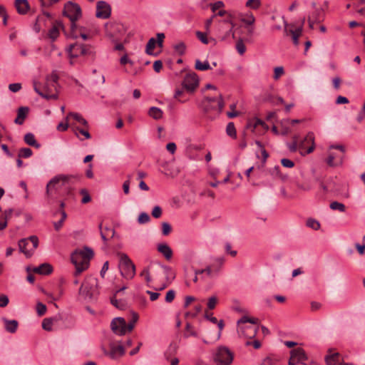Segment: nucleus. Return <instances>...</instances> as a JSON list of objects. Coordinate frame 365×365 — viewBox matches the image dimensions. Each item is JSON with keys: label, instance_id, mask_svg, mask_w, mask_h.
<instances>
[{"label": "nucleus", "instance_id": "46", "mask_svg": "<svg viewBox=\"0 0 365 365\" xmlns=\"http://www.w3.org/2000/svg\"><path fill=\"white\" fill-rule=\"evenodd\" d=\"M330 208L334 210H339L340 212H344L346 207L343 203L334 201L330 204Z\"/></svg>", "mask_w": 365, "mask_h": 365}, {"label": "nucleus", "instance_id": "59", "mask_svg": "<svg viewBox=\"0 0 365 365\" xmlns=\"http://www.w3.org/2000/svg\"><path fill=\"white\" fill-rule=\"evenodd\" d=\"M230 107L231 111L227 113V115L228 116V118H233L239 115V112L235 110V109L236 108V104L232 103L230 105Z\"/></svg>", "mask_w": 365, "mask_h": 365}, {"label": "nucleus", "instance_id": "6", "mask_svg": "<svg viewBox=\"0 0 365 365\" xmlns=\"http://www.w3.org/2000/svg\"><path fill=\"white\" fill-rule=\"evenodd\" d=\"M224 101L221 94L218 97H206L202 101V107L205 112L207 113L210 110H215L217 113H220L224 108Z\"/></svg>", "mask_w": 365, "mask_h": 365}, {"label": "nucleus", "instance_id": "41", "mask_svg": "<svg viewBox=\"0 0 365 365\" xmlns=\"http://www.w3.org/2000/svg\"><path fill=\"white\" fill-rule=\"evenodd\" d=\"M157 42L156 40L154 38H151L149 39L147 45H146V49L145 51L148 54H152L153 50L155 48V45Z\"/></svg>", "mask_w": 365, "mask_h": 365}, {"label": "nucleus", "instance_id": "48", "mask_svg": "<svg viewBox=\"0 0 365 365\" xmlns=\"http://www.w3.org/2000/svg\"><path fill=\"white\" fill-rule=\"evenodd\" d=\"M307 225L309 227L314 229V230H317L320 227L319 222L314 219H312V218L307 220Z\"/></svg>", "mask_w": 365, "mask_h": 365}, {"label": "nucleus", "instance_id": "31", "mask_svg": "<svg viewBox=\"0 0 365 365\" xmlns=\"http://www.w3.org/2000/svg\"><path fill=\"white\" fill-rule=\"evenodd\" d=\"M302 32V26L297 28L295 30H289V33L292 35L293 43L295 46L299 44V37L301 36Z\"/></svg>", "mask_w": 365, "mask_h": 365}, {"label": "nucleus", "instance_id": "18", "mask_svg": "<svg viewBox=\"0 0 365 365\" xmlns=\"http://www.w3.org/2000/svg\"><path fill=\"white\" fill-rule=\"evenodd\" d=\"M15 6L19 14H26L29 9V4L27 0H16Z\"/></svg>", "mask_w": 365, "mask_h": 365}, {"label": "nucleus", "instance_id": "52", "mask_svg": "<svg viewBox=\"0 0 365 365\" xmlns=\"http://www.w3.org/2000/svg\"><path fill=\"white\" fill-rule=\"evenodd\" d=\"M150 217L146 212H141L138 218V222L140 224H145L150 221Z\"/></svg>", "mask_w": 365, "mask_h": 365}, {"label": "nucleus", "instance_id": "17", "mask_svg": "<svg viewBox=\"0 0 365 365\" xmlns=\"http://www.w3.org/2000/svg\"><path fill=\"white\" fill-rule=\"evenodd\" d=\"M291 356L297 361V365L307 359L304 349L297 348L290 351Z\"/></svg>", "mask_w": 365, "mask_h": 365}, {"label": "nucleus", "instance_id": "13", "mask_svg": "<svg viewBox=\"0 0 365 365\" xmlns=\"http://www.w3.org/2000/svg\"><path fill=\"white\" fill-rule=\"evenodd\" d=\"M111 330L117 335H124L127 331L126 322L123 317H116L110 323Z\"/></svg>", "mask_w": 365, "mask_h": 365}, {"label": "nucleus", "instance_id": "28", "mask_svg": "<svg viewBox=\"0 0 365 365\" xmlns=\"http://www.w3.org/2000/svg\"><path fill=\"white\" fill-rule=\"evenodd\" d=\"M148 114L155 120H159L163 117V110L153 106L150 108Z\"/></svg>", "mask_w": 365, "mask_h": 365}, {"label": "nucleus", "instance_id": "19", "mask_svg": "<svg viewBox=\"0 0 365 365\" xmlns=\"http://www.w3.org/2000/svg\"><path fill=\"white\" fill-rule=\"evenodd\" d=\"M4 322L5 329L9 333H15L17 330L19 322L15 319H7L6 318L2 319Z\"/></svg>", "mask_w": 365, "mask_h": 365}, {"label": "nucleus", "instance_id": "40", "mask_svg": "<svg viewBox=\"0 0 365 365\" xmlns=\"http://www.w3.org/2000/svg\"><path fill=\"white\" fill-rule=\"evenodd\" d=\"M289 123V119H283L280 121V125L282 127L281 134L282 135H287L290 133V129L287 126Z\"/></svg>", "mask_w": 365, "mask_h": 365}, {"label": "nucleus", "instance_id": "44", "mask_svg": "<svg viewBox=\"0 0 365 365\" xmlns=\"http://www.w3.org/2000/svg\"><path fill=\"white\" fill-rule=\"evenodd\" d=\"M32 154H33V152L30 148H23L19 150L18 156H19V158H27L31 157L32 155Z\"/></svg>", "mask_w": 365, "mask_h": 365}, {"label": "nucleus", "instance_id": "30", "mask_svg": "<svg viewBox=\"0 0 365 365\" xmlns=\"http://www.w3.org/2000/svg\"><path fill=\"white\" fill-rule=\"evenodd\" d=\"M58 75L56 71H53L50 75L46 76V81L52 83L53 89L56 90V86L58 81Z\"/></svg>", "mask_w": 365, "mask_h": 365}, {"label": "nucleus", "instance_id": "3", "mask_svg": "<svg viewBox=\"0 0 365 365\" xmlns=\"http://www.w3.org/2000/svg\"><path fill=\"white\" fill-rule=\"evenodd\" d=\"M98 280L93 276L88 277L79 288L78 294L86 299H95L98 294Z\"/></svg>", "mask_w": 365, "mask_h": 365}, {"label": "nucleus", "instance_id": "14", "mask_svg": "<svg viewBox=\"0 0 365 365\" xmlns=\"http://www.w3.org/2000/svg\"><path fill=\"white\" fill-rule=\"evenodd\" d=\"M111 14L110 6L104 1H99L96 4V16L99 19H106Z\"/></svg>", "mask_w": 365, "mask_h": 365}, {"label": "nucleus", "instance_id": "16", "mask_svg": "<svg viewBox=\"0 0 365 365\" xmlns=\"http://www.w3.org/2000/svg\"><path fill=\"white\" fill-rule=\"evenodd\" d=\"M160 266L163 269V274H165V279L167 282V284H164L163 287L161 288V289H163L165 287H166L168 284H170L173 282V280L175 278V274L172 270L171 267L163 264H160Z\"/></svg>", "mask_w": 365, "mask_h": 365}, {"label": "nucleus", "instance_id": "39", "mask_svg": "<svg viewBox=\"0 0 365 365\" xmlns=\"http://www.w3.org/2000/svg\"><path fill=\"white\" fill-rule=\"evenodd\" d=\"M222 264H223V259H219L217 260V263L210 265V267L212 268V272L214 273L215 277H217L219 274V273L220 272Z\"/></svg>", "mask_w": 365, "mask_h": 365}, {"label": "nucleus", "instance_id": "20", "mask_svg": "<svg viewBox=\"0 0 365 365\" xmlns=\"http://www.w3.org/2000/svg\"><path fill=\"white\" fill-rule=\"evenodd\" d=\"M29 113L28 107H20L18 110L17 117L14 120V123L18 125H22Z\"/></svg>", "mask_w": 365, "mask_h": 365}, {"label": "nucleus", "instance_id": "45", "mask_svg": "<svg viewBox=\"0 0 365 365\" xmlns=\"http://www.w3.org/2000/svg\"><path fill=\"white\" fill-rule=\"evenodd\" d=\"M226 133L229 136L236 138V129L233 123L230 122L227 125Z\"/></svg>", "mask_w": 365, "mask_h": 365}, {"label": "nucleus", "instance_id": "32", "mask_svg": "<svg viewBox=\"0 0 365 365\" xmlns=\"http://www.w3.org/2000/svg\"><path fill=\"white\" fill-rule=\"evenodd\" d=\"M235 26L234 23L232 22L224 31V33L219 36V38H220L221 41H225L230 35H232V38H235V33L233 31V28Z\"/></svg>", "mask_w": 365, "mask_h": 365}, {"label": "nucleus", "instance_id": "56", "mask_svg": "<svg viewBox=\"0 0 365 365\" xmlns=\"http://www.w3.org/2000/svg\"><path fill=\"white\" fill-rule=\"evenodd\" d=\"M242 21L247 25L252 26L254 24L255 21V18L252 14H250L247 15L246 17L242 19Z\"/></svg>", "mask_w": 365, "mask_h": 365}, {"label": "nucleus", "instance_id": "33", "mask_svg": "<svg viewBox=\"0 0 365 365\" xmlns=\"http://www.w3.org/2000/svg\"><path fill=\"white\" fill-rule=\"evenodd\" d=\"M71 48L80 49V55H89L91 53V48L86 45L75 43L71 45Z\"/></svg>", "mask_w": 365, "mask_h": 365}, {"label": "nucleus", "instance_id": "58", "mask_svg": "<svg viewBox=\"0 0 365 365\" xmlns=\"http://www.w3.org/2000/svg\"><path fill=\"white\" fill-rule=\"evenodd\" d=\"M217 303V299L216 297L212 296L208 299L207 302V308L209 309H213L215 308L216 304Z\"/></svg>", "mask_w": 365, "mask_h": 365}, {"label": "nucleus", "instance_id": "49", "mask_svg": "<svg viewBox=\"0 0 365 365\" xmlns=\"http://www.w3.org/2000/svg\"><path fill=\"white\" fill-rule=\"evenodd\" d=\"M46 306L41 302H38L36 304V312L38 316L41 317L46 312Z\"/></svg>", "mask_w": 365, "mask_h": 365}, {"label": "nucleus", "instance_id": "35", "mask_svg": "<svg viewBox=\"0 0 365 365\" xmlns=\"http://www.w3.org/2000/svg\"><path fill=\"white\" fill-rule=\"evenodd\" d=\"M56 318H45L42 322V328L46 331H51L52 330V325L54 322H56Z\"/></svg>", "mask_w": 365, "mask_h": 365}, {"label": "nucleus", "instance_id": "10", "mask_svg": "<svg viewBox=\"0 0 365 365\" xmlns=\"http://www.w3.org/2000/svg\"><path fill=\"white\" fill-rule=\"evenodd\" d=\"M52 83L46 81L42 89L41 83L37 81H34V91L42 98L47 100H56L58 95L56 93H51L52 91Z\"/></svg>", "mask_w": 365, "mask_h": 365}, {"label": "nucleus", "instance_id": "29", "mask_svg": "<svg viewBox=\"0 0 365 365\" xmlns=\"http://www.w3.org/2000/svg\"><path fill=\"white\" fill-rule=\"evenodd\" d=\"M232 23L231 19H225L220 21L217 26V35L218 36L224 33L227 30V27Z\"/></svg>", "mask_w": 365, "mask_h": 365}, {"label": "nucleus", "instance_id": "24", "mask_svg": "<svg viewBox=\"0 0 365 365\" xmlns=\"http://www.w3.org/2000/svg\"><path fill=\"white\" fill-rule=\"evenodd\" d=\"M341 357L339 353H334L327 355L325 361L327 365H339L340 364Z\"/></svg>", "mask_w": 365, "mask_h": 365}, {"label": "nucleus", "instance_id": "47", "mask_svg": "<svg viewBox=\"0 0 365 365\" xmlns=\"http://www.w3.org/2000/svg\"><path fill=\"white\" fill-rule=\"evenodd\" d=\"M260 6L261 0H247L246 2V6L252 9H257Z\"/></svg>", "mask_w": 365, "mask_h": 365}, {"label": "nucleus", "instance_id": "61", "mask_svg": "<svg viewBox=\"0 0 365 365\" xmlns=\"http://www.w3.org/2000/svg\"><path fill=\"white\" fill-rule=\"evenodd\" d=\"M334 159H335L334 155L332 153H329L326 160L327 165L330 167H336L337 165V164L334 162Z\"/></svg>", "mask_w": 365, "mask_h": 365}, {"label": "nucleus", "instance_id": "11", "mask_svg": "<svg viewBox=\"0 0 365 365\" xmlns=\"http://www.w3.org/2000/svg\"><path fill=\"white\" fill-rule=\"evenodd\" d=\"M298 147L302 155L312 153L315 148L314 133L309 132L303 140H299Z\"/></svg>", "mask_w": 365, "mask_h": 365}, {"label": "nucleus", "instance_id": "4", "mask_svg": "<svg viewBox=\"0 0 365 365\" xmlns=\"http://www.w3.org/2000/svg\"><path fill=\"white\" fill-rule=\"evenodd\" d=\"M106 35L113 43L119 41L126 32L125 26L120 23H107Z\"/></svg>", "mask_w": 365, "mask_h": 365}, {"label": "nucleus", "instance_id": "42", "mask_svg": "<svg viewBox=\"0 0 365 365\" xmlns=\"http://www.w3.org/2000/svg\"><path fill=\"white\" fill-rule=\"evenodd\" d=\"M247 322L252 324H256L258 322V319L250 318L247 316H244L237 321V324L240 325V324H245V323H247Z\"/></svg>", "mask_w": 365, "mask_h": 365}, {"label": "nucleus", "instance_id": "27", "mask_svg": "<svg viewBox=\"0 0 365 365\" xmlns=\"http://www.w3.org/2000/svg\"><path fill=\"white\" fill-rule=\"evenodd\" d=\"M24 140L25 143L29 145L33 146L36 148H39L41 146L40 144L37 143V141L36 140L34 135L31 133H26L24 135Z\"/></svg>", "mask_w": 365, "mask_h": 365}, {"label": "nucleus", "instance_id": "23", "mask_svg": "<svg viewBox=\"0 0 365 365\" xmlns=\"http://www.w3.org/2000/svg\"><path fill=\"white\" fill-rule=\"evenodd\" d=\"M101 230V236L104 242H106L109 237L112 238L114 236L115 230L111 227H105L102 229L101 224L99 225Z\"/></svg>", "mask_w": 365, "mask_h": 365}, {"label": "nucleus", "instance_id": "43", "mask_svg": "<svg viewBox=\"0 0 365 365\" xmlns=\"http://www.w3.org/2000/svg\"><path fill=\"white\" fill-rule=\"evenodd\" d=\"M240 329L242 332H244L245 330H250L251 331L250 334H245V335L247 337L250 338V339L255 337L256 335V333H257V329L253 327H251V326L240 327Z\"/></svg>", "mask_w": 365, "mask_h": 365}, {"label": "nucleus", "instance_id": "26", "mask_svg": "<svg viewBox=\"0 0 365 365\" xmlns=\"http://www.w3.org/2000/svg\"><path fill=\"white\" fill-rule=\"evenodd\" d=\"M62 27L60 22H56L48 31V36L53 41L56 40L59 35V29Z\"/></svg>", "mask_w": 365, "mask_h": 365}, {"label": "nucleus", "instance_id": "51", "mask_svg": "<svg viewBox=\"0 0 365 365\" xmlns=\"http://www.w3.org/2000/svg\"><path fill=\"white\" fill-rule=\"evenodd\" d=\"M196 36L197 38L204 44H208L210 42V40L207 37V35L205 33L201 32V31H196Z\"/></svg>", "mask_w": 365, "mask_h": 365}, {"label": "nucleus", "instance_id": "57", "mask_svg": "<svg viewBox=\"0 0 365 365\" xmlns=\"http://www.w3.org/2000/svg\"><path fill=\"white\" fill-rule=\"evenodd\" d=\"M174 48L179 54L182 55L185 51V45L182 42H180L174 46Z\"/></svg>", "mask_w": 365, "mask_h": 365}, {"label": "nucleus", "instance_id": "8", "mask_svg": "<svg viewBox=\"0 0 365 365\" xmlns=\"http://www.w3.org/2000/svg\"><path fill=\"white\" fill-rule=\"evenodd\" d=\"M214 361L218 365H230L233 361V354L226 346H220L213 356Z\"/></svg>", "mask_w": 365, "mask_h": 365}, {"label": "nucleus", "instance_id": "34", "mask_svg": "<svg viewBox=\"0 0 365 365\" xmlns=\"http://www.w3.org/2000/svg\"><path fill=\"white\" fill-rule=\"evenodd\" d=\"M190 336L199 337L198 333L195 331L190 323H187L185 325V331L184 333V337L188 338Z\"/></svg>", "mask_w": 365, "mask_h": 365}, {"label": "nucleus", "instance_id": "50", "mask_svg": "<svg viewBox=\"0 0 365 365\" xmlns=\"http://www.w3.org/2000/svg\"><path fill=\"white\" fill-rule=\"evenodd\" d=\"M284 73V68L282 66L275 67L274 69V79L278 80Z\"/></svg>", "mask_w": 365, "mask_h": 365}, {"label": "nucleus", "instance_id": "64", "mask_svg": "<svg viewBox=\"0 0 365 365\" xmlns=\"http://www.w3.org/2000/svg\"><path fill=\"white\" fill-rule=\"evenodd\" d=\"M175 297V292L174 290L170 289L169 290L165 296V301L168 303H170L173 301Z\"/></svg>", "mask_w": 365, "mask_h": 365}, {"label": "nucleus", "instance_id": "37", "mask_svg": "<svg viewBox=\"0 0 365 365\" xmlns=\"http://www.w3.org/2000/svg\"><path fill=\"white\" fill-rule=\"evenodd\" d=\"M138 320V314L135 312L132 313V316H131L130 319L129 320V322L128 324L126 323V327H127L128 331H131L133 329L135 324L137 322Z\"/></svg>", "mask_w": 365, "mask_h": 365}, {"label": "nucleus", "instance_id": "9", "mask_svg": "<svg viewBox=\"0 0 365 365\" xmlns=\"http://www.w3.org/2000/svg\"><path fill=\"white\" fill-rule=\"evenodd\" d=\"M38 244V240L36 236H31L29 238L21 239L19 242L20 252H23L26 257L32 255L34 251L36 249Z\"/></svg>", "mask_w": 365, "mask_h": 365}, {"label": "nucleus", "instance_id": "53", "mask_svg": "<svg viewBox=\"0 0 365 365\" xmlns=\"http://www.w3.org/2000/svg\"><path fill=\"white\" fill-rule=\"evenodd\" d=\"M172 231L171 225L166 222L162 223V234L165 236L168 235Z\"/></svg>", "mask_w": 365, "mask_h": 365}, {"label": "nucleus", "instance_id": "38", "mask_svg": "<svg viewBox=\"0 0 365 365\" xmlns=\"http://www.w3.org/2000/svg\"><path fill=\"white\" fill-rule=\"evenodd\" d=\"M61 220H58V222H53V226H54V228L56 231H58L63 226V224L65 221V220L66 219L67 217V215L66 213V212L64 210H61Z\"/></svg>", "mask_w": 365, "mask_h": 365}, {"label": "nucleus", "instance_id": "7", "mask_svg": "<svg viewBox=\"0 0 365 365\" xmlns=\"http://www.w3.org/2000/svg\"><path fill=\"white\" fill-rule=\"evenodd\" d=\"M72 175H59L53 178L46 185V195L50 196L52 195L53 190H58L63 186L66 185L69 181L73 178Z\"/></svg>", "mask_w": 365, "mask_h": 365}, {"label": "nucleus", "instance_id": "5", "mask_svg": "<svg viewBox=\"0 0 365 365\" xmlns=\"http://www.w3.org/2000/svg\"><path fill=\"white\" fill-rule=\"evenodd\" d=\"M119 269L121 275L126 279H132L135 274V267L128 256L125 253H119Z\"/></svg>", "mask_w": 365, "mask_h": 365}, {"label": "nucleus", "instance_id": "62", "mask_svg": "<svg viewBox=\"0 0 365 365\" xmlns=\"http://www.w3.org/2000/svg\"><path fill=\"white\" fill-rule=\"evenodd\" d=\"M9 89L13 93H16L21 89V84L19 83H11L9 85Z\"/></svg>", "mask_w": 365, "mask_h": 365}, {"label": "nucleus", "instance_id": "12", "mask_svg": "<svg viewBox=\"0 0 365 365\" xmlns=\"http://www.w3.org/2000/svg\"><path fill=\"white\" fill-rule=\"evenodd\" d=\"M199 81L197 75L194 73H187L182 83L184 89L187 92L192 93L198 86Z\"/></svg>", "mask_w": 365, "mask_h": 365}, {"label": "nucleus", "instance_id": "25", "mask_svg": "<svg viewBox=\"0 0 365 365\" xmlns=\"http://www.w3.org/2000/svg\"><path fill=\"white\" fill-rule=\"evenodd\" d=\"M69 117H72L75 120H76L78 123L83 125L86 128L88 127V123L87 120L81 114L78 113L70 112L66 118V121L68 120Z\"/></svg>", "mask_w": 365, "mask_h": 365}, {"label": "nucleus", "instance_id": "1", "mask_svg": "<svg viewBox=\"0 0 365 365\" xmlns=\"http://www.w3.org/2000/svg\"><path fill=\"white\" fill-rule=\"evenodd\" d=\"M93 256V250L87 247H84L83 250H76L72 253L71 259L76 267V271L74 272L75 277L78 276L88 267L89 261Z\"/></svg>", "mask_w": 365, "mask_h": 365}, {"label": "nucleus", "instance_id": "55", "mask_svg": "<svg viewBox=\"0 0 365 365\" xmlns=\"http://www.w3.org/2000/svg\"><path fill=\"white\" fill-rule=\"evenodd\" d=\"M236 49L237 50L238 53L240 54V55H242L245 53V51H246V47L243 43V41L242 39H240L239 41H237V43H236Z\"/></svg>", "mask_w": 365, "mask_h": 365}, {"label": "nucleus", "instance_id": "15", "mask_svg": "<svg viewBox=\"0 0 365 365\" xmlns=\"http://www.w3.org/2000/svg\"><path fill=\"white\" fill-rule=\"evenodd\" d=\"M104 354L113 359H118L125 354V349L122 345L110 344V351L104 350Z\"/></svg>", "mask_w": 365, "mask_h": 365}, {"label": "nucleus", "instance_id": "54", "mask_svg": "<svg viewBox=\"0 0 365 365\" xmlns=\"http://www.w3.org/2000/svg\"><path fill=\"white\" fill-rule=\"evenodd\" d=\"M80 193L83 195V198L81 200L82 203L86 204L91 200V197L86 189L81 190Z\"/></svg>", "mask_w": 365, "mask_h": 365}, {"label": "nucleus", "instance_id": "36", "mask_svg": "<svg viewBox=\"0 0 365 365\" xmlns=\"http://www.w3.org/2000/svg\"><path fill=\"white\" fill-rule=\"evenodd\" d=\"M195 68L199 71H207L211 69L208 61H206L202 63L198 59L195 61Z\"/></svg>", "mask_w": 365, "mask_h": 365}, {"label": "nucleus", "instance_id": "2", "mask_svg": "<svg viewBox=\"0 0 365 365\" xmlns=\"http://www.w3.org/2000/svg\"><path fill=\"white\" fill-rule=\"evenodd\" d=\"M63 14L71 21V36L73 38H78V32L76 31L78 21L82 16L81 6L74 2L68 1L64 5L63 11Z\"/></svg>", "mask_w": 365, "mask_h": 365}, {"label": "nucleus", "instance_id": "60", "mask_svg": "<svg viewBox=\"0 0 365 365\" xmlns=\"http://www.w3.org/2000/svg\"><path fill=\"white\" fill-rule=\"evenodd\" d=\"M140 276L145 277V279L147 283H150L151 282V277L148 267H145L143 269V271L140 273Z\"/></svg>", "mask_w": 365, "mask_h": 365}, {"label": "nucleus", "instance_id": "63", "mask_svg": "<svg viewBox=\"0 0 365 365\" xmlns=\"http://www.w3.org/2000/svg\"><path fill=\"white\" fill-rule=\"evenodd\" d=\"M152 215L155 218H159L162 215V209L160 206H155L152 210Z\"/></svg>", "mask_w": 365, "mask_h": 365}, {"label": "nucleus", "instance_id": "22", "mask_svg": "<svg viewBox=\"0 0 365 365\" xmlns=\"http://www.w3.org/2000/svg\"><path fill=\"white\" fill-rule=\"evenodd\" d=\"M158 251L160 252L166 259H170L173 256V251L167 244L158 245Z\"/></svg>", "mask_w": 365, "mask_h": 365}, {"label": "nucleus", "instance_id": "21", "mask_svg": "<svg viewBox=\"0 0 365 365\" xmlns=\"http://www.w3.org/2000/svg\"><path fill=\"white\" fill-rule=\"evenodd\" d=\"M53 269L51 264L43 263L34 268V272L40 274H49L52 272Z\"/></svg>", "mask_w": 365, "mask_h": 365}]
</instances>
